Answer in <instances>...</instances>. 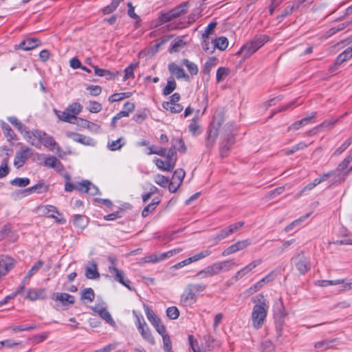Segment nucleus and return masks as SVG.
<instances>
[{
	"instance_id": "f257e3e1",
	"label": "nucleus",
	"mask_w": 352,
	"mask_h": 352,
	"mask_svg": "<svg viewBox=\"0 0 352 352\" xmlns=\"http://www.w3.org/2000/svg\"><path fill=\"white\" fill-rule=\"evenodd\" d=\"M30 135L26 136V140L32 146L40 148L41 144L53 151L55 149L60 150V146L54 140V138L48 135L45 131L41 130H33L31 133H28Z\"/></svg>"
},
{
	"instance_id": "f03ea898",
	"label": "nucleus",
	"mask_w": 352,
	"mask_h": 352,
	"mask_svg": "<svg viewBox=\"0 0 352 352\" xmlns=\"http://www.w3.org/2000/svg\"><path fill=\"white\" fill-rule=\"evenodd\" d=\"M206 285L203 283L188 284L181 296V302L184 306L192 305L199 294L204 292Z\"/></svg>"
},
{
	"instance_id": "7ed1b4c3",
	"label": "nucleus",
	"mask_w": 352,
	"mask_h": 352,
	"mask_svg": "<svg viewBox=\"0 0 352 352\" xmlns=\"http://www.w3.org/2000/svg\"><path fill=\"white\" fill-rule=\"evenodd\" d=\"M268 38L265 34L256 35L241 48L239 54H243L245 58L250 57L268 41Z\"/></svg>"
},
{
	"instance_id": "20e7f679",
	"label": "nucleus",
	"mask_w": 352,
	"mask_h": 352,
	"mask_svg": "<svg viewBox=\"0 0 352 352\" xmlns=\"http://www.w3.org/2000/svg\"><path fill=\"white\" fill-rule=\"evenodd\" d=\"M267 310L268 306L265 300L259 302V303L254 306L251 318L252 325L256 329H260L264 324L267 317Z\"/></svg>"
},
{
	"instance_id": "39448f33",
	"label": "nucleus",
	"mask_w": 352,
	"mask_h": 352,
	"mask_svg": "<svg viewBox=\"0 0 352 352\" xmlns=\"http://www.w3.org/2000/svg\"><path fill=\"white\" fill-rule=\"evenodd\" d=\"M164 157H166V161L155 157L153 159V162L158 169L163 171L170 172L175 168L177 161L175 146H171L168 149L167 156H165Z\"/></svg>"
},
{
	"instance_id": "423d86ee",
	"label": "nucleus",
	"mask_w": 352,
	"mask_h": 352,
	"mask_svg": "<svg viewBox=\"0 0 352 352\" xmlns=\"http://www.w3.org/2000/svg\"><path fill=\"white\" fill-rule=\"evenodd\" d=\"M108 260L111 263V265L109 266V273L114 277L116 280L124 285L129 290H132L129 280L126 282L124 279L123 272L116 267V258L113 256H109Z\"/></svg>"
},
{
	"instance_id": "0eeeda50",
	"label": "nucleus",
	"mask_w": 352,
	"mask_h": 352,
	"mask_svg": "<svg viewBox=\"0 0 352 352\" xmlns=\"http://www.w3.org/2000/svg\"><path fill=\"white\" fill-rule=\"evenodd\" d=\"M144 308L148 320L152 324L158 333H164L166 327L162 323L160 318L155 315L153 309L147 305L144 304Z\"/></svg>"
},
{
	"instance_id": "6e6552de",
	"label": "nucleus",
	"mask_w": 352,
	"mask_h": 352,
	"mask_svg": "<svg viewBox=\"0 0 352 352\" xmlns=\"http://www.w3.org/2000/svg\"><path fill=\"white\" fill-rule=\"evenodd\" d=\"M339 44H344L348 47L336 58L335 65H340L352 58V36L341 41Z\"/></svg>"
},
{
	"instance_id": "1a4fd4ad",
	"label": "nucleus",
	"mask_w": 352,
	"mask_h": 352,
	"mask_svg": "<svg viewBox=\"0 0 352 352\" xmlns=\"http://www.w3.org/2000/svg\"><path fill=\"white\" fill-rule=\"evenodd\" d=\"M296 260L295 266L300 274H305L310 270L311 264L309 260L304 255L303 252L298 253L292 258Z\"/></svg>"
},
{
	"instance_id": "9d476101",
	"label": "nucleus",
	"mask_w": 352,
	"mask_h": 352,
	"mask_svg": "<svg viewBox=\"0 0 352 352\" xmlns=\"http://www.w3.org/2000/svg\"><path fill=\"white\" fill-rule=\"evenodd\" d=\"M137 317V328L138 331H140L142 337L146 340L148 342H149L151 344H155V339L153 337L151 332L150 331V329L148 328V325L146 324L145 320L142 317L140 318L139 316H136Z\"/></svg>"
},
{
	"instance_id": "9b49d317",
	"label": "nucleus",
	"mask_w": 352,
	"mask_h": 352,
	"mask_svg": "<svg viewBox=\"0 0 352 352\" xmlns=\"http://www.w3.org/2000/svg\"><path fill=\"white\" fill-rule=\"evenodd\" d=\"M184 177L185 172L182 168L176 169L169 182L168 190L172 193L175 192L182 184Z\"/></svg>"
},
{
	"instance_id": "f8f14e48",
	"label": "nucleus",
	"mask_w": 352,
	"mask_h": 352,
	"mask_svg": "<svg viewBox=\"0 0 352 352\" xmlns=\"http://www.w3.org/2000/svg\"><path fill=\"white\" fill-rule=\"evenodd\" d=\"M263 263V260L261 258L256 259L252 261L249 264L246 265L245 267L239 270L236 272V274L233 276L232 280L234 282H237L250 272H252L254 268L261 265Z\"/></svg>"
},
{
	"instance_id": "ddd939ff",
	"label": "nucleus",
	"mask_w": 352,
	"mask_h": 352,
	"mask_svg": "<svg viewBox=\"0 0 352 352\" xmlns=\"http://www.w3.org/2000/svg\"><path fill=\"white\" fill-rule=\"evenodd\" d=\"M43 214L47 217L54 219L56 222L60 224H64L66 222L65 219L63 217L57 208L52 205H46L41 208Z\"/></svg>"
},
{
	"instance_id": "4468645a",
	"label": "nucleus",
	"mask_w": 352,
	"mask_h": 352,
	"mask_svg": "<svg viewBox=\"0 0 352 352\" xmlns=\"http://www.w3.org/2000/svg\"><path fill=\"white\" fill-rule=\"evenodd\" d=\"M16 261L10 256L1 255L0 256V276H5L12 270Z\"/></svg>"
},
{
	"instance_id": "2eb2a0df",
	"label": "nucleus",
	"mask_w": 352,
	"mask_h": 352,
	"mask_svg": "<svg viewBox=\"0 0 352 352\" xmlns=\"http://www.w3.org/2000/svg\"><path fill=\"white\" fill-rule=\"evenodd\" d=\"M251 244L250 239L239 241L226 248L221 253L223 256H227L240 250H244Z\"/></svg>"
},
{
	"instance_id": "dca6fc26",
	"label": "nucleus",
	"mask_w": 352,
	"mask_h": 352,
	"mask_svg": "<svg viewBox=\"0 0 352 352\" xmlns=\"http://www.w3.org/2000/svg\"><path fill=\"white\" fill-rule=\"evenodd\" d=\"M171 252L169 250L166 252L162 253L160 254H151L149 256H145L144 258H141L140 259H137V263L140 265L147 263H157L159 261H163L167 258H170L172 256Z\"/></svg>"
},
{
	"instance_id": "f3484780",
	"label": "nucleus",
	"mask_w": 352,
	"mask_h": 352,
	"mask_svg": "<svg viewBox=\"0 0 352 352\" xmlns=\"http://www.w3.org/2000/svg\"><path fill=\"white\" fill-rule=\"evenodd\" d=\"M30 150L31 149L28 147H22L18 152H16L14 160V165L16 168H21L24 165L30 155Z\"/></svg>"
},
{
	"instance_id": "a211bd4d",
	"label": "nucleus",
	"mask_w": 352,
	"mask_h": 352,
	"mask_svg": "<svg viewBox=\"0 0 352 352\" xmlns=\"http://www.w3.org/2000/svg\"><path fill=\"white\" fill-rule=\"evenodd\" d=\"M91 310L98 314L101 318L106 321L107 323L111 326H115V321L113 320L110 313L107 311L106 307L100 305H96L91 307Z\"/></svg>"
},
{
	"instance_id": "6ab92c4d",
	"label": "nucleus",
	"mask_w": 352,
	"mask_h": 352,
	"mask_svg": "<svg viewBox=\"0 0 352 352\" xmlns=\"http://www.w3.org/2000/svg\"><path fill=\"white\" fill-rule=\"evenodd\" d=\"M52 299L56 301H59L63 306L73 305L75 302V297L67 293H54Z\"/></svg>"
},
{
	"instance_id": "aec40b11",
	"label": "nucleus",
	"mask_w": 352,
	"mask_h": 352,
	"mask_svg": "<svg viewBox=\"0 0 352 352\" xmlns=\"http://www.w3.org/2000/svg\"><path fill=\"white\" fill-rule=\"evenodd\" d=\"M50 185L45 180H40L38 182L30 188L25 189V192L28 194L36 192L38 194L45 193L49 191Z\"/></svg>"
},
{
	"instance_id": "412c9836",
	"label": "nucleus",
	"mask_w": 352,
	"mask_h": 352,
	"mask_svg": "<svg viewBox=\"0 0 352 352\" xmlns=\"http://www.w3.org/2000/svg\"><path fill=\"white\" fill-rule=\"evenodd\" d=\"M41 45V41L35 38H28L16 45V49H22L25 51L31 50Z\"/></svg>"
},
{
	"instance_id": "4be33fe9",
	"label": "nucleus",
	"mask_w": 352,
	"mask_h": 352,
	"mask_svg": "<svg viewBox=\"0 0 352 352\" xmlns=\"http://www.w3.org/2000/svg\"><path fill=\"white\" fill-rule=\"evenodd\" d=\"M219 135V129L217 126L210 125L207 131V137L206 139V146L208 148L213 147L217 138Z\"/></svg>"
},
{
	"instance_id": "5701e85b",
	"label": "nucleus",
	"mask_w": 352,
	"mask_h": 352,
	"mask_svg": "<svg viewBox=\"0 0 352 352\" xmlns=\"http://www.w3.org/2000/svg\"><path fill=\"white\" fill-rule=\"evenodd\" d=\"M234 143V135L230 133L226 134L223 138V140L220 144V153L222 157L227 155V152L230 149Z\"/></svg>"
},
{
	"instance_id": "b1692460",
	"label": "nucleus",
	"mask_w": 352,
	"mask_h": 352,
	"mask_svg": "<svg viewBox=\"0 0 352 352\" xmlns=\"http://www.w3.org/2000/svg\"><path fill=\"white\" fill-rule=\"evenodd\" d=\"M67 137L72 139L76 142H79L84 145H92L94 144V140L89 137H87L84 135L79 134L77 133L67 131L66 133Z\"/></svg>"
},
{
	"instance_id": "393cba45",
	"label": "nucleus",
	"mask_w": 352,
	"mask_h": 352,
	"mask_svg": "<svg viewBox=\"0 0 352 352\" xmlns=\"http://www.w3.org/2000/svg\"><path fill=\"white\" fill-rule=\"evenodd\" d=\"M168 68L170 73L175 76L177 79L184 78L186 80H189V76L185 72L184 69L175 63L168 64Z\"/></svg>"
},
{
	"instance_id": "a878e982",
	"label": "nucleus",
	"mask_w": 352,
	"mask_h": 352,
	"mask_svg": "<svg viewBox=\"0 0 352 352\" xmlns=\"http://www.w3.org/2000/svg\"><path fill=\"white\" fill-rule=\"evenodd\" d=\"M26 298L30 300H36L38 299H45L47 298L46 292L45 288H40L38 289H29L28 290Z\"/></svg>"
},
{
	"instance_id": "bb28decb",
	"label": "nucleus",
	"mask_w": 352,
	"mask_h": 352,
	"mask_svg": "<svg viewBox=\"0 0 352 352\" xmlns=\"http://www.w3.org/2000/svg\"><path fill=\"white\" fill-rule=\"evenodd\" d=\"M8 120L15 126V128L23 135L24 138L26 140V136L30 135L28 133H31L32 131L28 130V127L23 124L18 118L15 116H10L8 118Z\"/></svg>"
},
{
	"instance_id": "cd10ccee",
	"label": "nucleus",
	"mask_w": 352,
	"mask_h": 352,
	"mask_svg": "<svg viewBox=\"0 0 352 352\" xmlns=\"http://www.w3.org/2000/svg\"><path fill=\"white\" fill-rule=\"evenodd\" d=\"M75 124L81 127L87 128L93 132H98L100 129V126L98 124L80 118H76Z\"/></svg>"
},
{
	"instance_id": "c85d7f7f",
	"label": "nucleus",
	"mask_w": 352,
	"mask_h": 352,
	"mask_svg": "<svg viewBox=\"0 0 352 352\" xmlns=\"http://www.w3.org/2000/svg\"><path fill=\"white\" fill-rule=\"evenodd\" d=\"M349 164V161L344 159L339 164L337 169L334 170L337 171L338 182L341 183L344 181L346 177L349 175L348 171L344 172V170L347 168Z\"/></svg>"
},
{
	"instance_id": "c756f323",
	"label": "nucleus",
	"mask_w": 352,
	"mask_h": 352,
	"mask_svg": "<svg viewBox=\"0 0 352 352\" xmlns=\"http://www.w3.org/2000/svg\"><path fill=\"white\" fill-rule=\"evenodd\" d=\"M45 166L54 168L57 171H60L63 168V165L56 157L48 156L43 162Z\"/></svg>"
},
{
	"instance_id": "7c9ffc66",
	"label": "nucleus",
	"mask_w": 352,
	"mask_h": 352,
	"mask_svg": "<svg viewBox=\"0 0 352 352\" xmlns=\"http://www.w3.org/2000/svg\"><path fill=\"white\" fill-rule=\"evenodd\" d=\"M219 274L223 272H228L236 266L237 264L234 259L225 260L216 262Z\"/></svg>"
},
{
	"instance_id": "2f4dec72",
	"label": "nucleus",
	"mask_w": 352,
	"mask_h": 352,
	"mask_svg": "<svg viewBox=\"0 0 352 352\" xmlns=\"http://www.w3.org/2000/svg\"><path fill=\"white\" fill-rule=\"evenodd\" d=\"M89 223V218L82 214H74L73 217V225L80 230L85 228Z\"/></svg>"
},
{
	"instance_id": "473e14b6",
	"label": "nucleus",
	"mask_w": 352,
	"mask_h": 352,
	"mask_svg": "<svg viewBox=\"0 0 352 352\" xmlns=\"http://www.w3.org/2000/svg\"><path fill=\"white\" fill-rule=\"evenodd\" d=\"M1 127L5 137L7 138L8 142H11L12 140H16L18 139L17 135L15 134L14 131L8 123L2 122L1 124Z\"/></svg>"
},
{
	"instance_id": "72a5a7b5",
	"label": "nucleus",
	"mask_w": 352,
	"mask_h": 352,
	"mask_svg": "<svg viewBox=\"0 0 352 352\" xmlns=\"http://www.w3.org/2000/svg\"><path fill=\"white\" fill-rule=\"evenodd\" d=\"M94 69L96 76L105 77L107 80L113 79L120 74L118 72L113 73L105 69H100L98 66H94Z\"/></svg>"
},
{
	"instance_id": "f704fd0d",
	"label": "nucleus",
	"mask_w": 352,
	"mask_h": 352,
	"mask_svg": "<svg viewBox=\"0 0 352 352\" xmlns=\"http://www.w3.org/2000/svg\"><path fill=\"white\" fill-rule=\"evenodd\" d=\"M95 292L91 287L83 289L80 292V300L83 302H91L94 300Z\"/></svg>"
},
{
	"instance_id": "c9c22d12",
	"label": "nucleus",
	"mask_w": 352,
	"mask_h": 352,
	"mask_svg": "<svg viewBox=\"0 0 352 352\" xmlns=\"http://www.w3.org/2000/svg\"><path fill=\"white\" fill-rule=\"evenodd\" d=\"M300 6L298 4V2L296 0L293 2L288 3L281 14L279 15L278 18L283 19L290 15L293 12L298 10Z\"/></svg>"
},
{
	"instance_id": "e433bc0d",
	"label": "nucleus",
	"mask_w": 352,
	"mask_h": 352,
	"mask_svg": "<svg viewBox=\"0 0 352 352\" xmlns=\"http://www.w3.org/2000/svg\"><path fill=\"white\" fill-rule=\"evenodd\" d=\"M316 115V113H313L311 116L305 118L295 122L290 126H289L288 130L289 131L292 130V129L298 130L300 127L308 124L309 123L311 122V119L315 118Z\"/></svg>"
},
{
	"instance_id": "4c0bfd02",
	"label": "nucleus",
	"mask_w": 352,
	"mask_h": 352,
	"mask_svg": "<svg viewBox=\"0 0 352 352\" xmlns=\"http://www.w3.org/2000/svg\"><path fill=\"white\" fill-rule=\"evenodd\" d=\"M186 45V42L182 38H176L174 39L169 49L170 53H175L180 51Z\"/></svg>"
},
{
	"instance_id": "58836bf2",
	"label": "nucleus",
	"mask_w": 352,
	"mask_h": 352,
	"mask_svg": "<svg viewBox=\"0 0 352 352\" xmlns=\"http://www.w3.org/2000/svg\"><path fill=\"white\" fill-rule=\"evenodd\" d=\"M162 107L172 113H179L182 111L184 107L179 103L172 104L171 102H163Z\"/></svg>"
},
{
	"instance_id": "ea45409f",
	"label": "nucleus",
	"mask_w": 352,
	"mask_h": 352,
	"mask_svg": "<svg viewBox=\"0 0 352 352\" xmlns=\"http://www.w3.org/2000/svg\"><path fill=\"white\" fill-rule=\"evenodd\" d=\"M160 200L159 198L156 197L153 199L152 202L148 204L142 210V216L143 217H146L151 212H152L157 206L160 204Z\"/></svg>"
},
{
	"instance_id": "a19ab883",
	"label": "nucleus",
	"mask_w": 352,
	"mask_h": 352,
	"mask_svg": "<svg viewBox=\"0 0 352 352\" xmlns=\"http://www.w3.org/2000/svg\"><path fill=\"white\" fill-rule=\"evenodd\" d=\"M85 276L88 279H96L99 278L100 274L98 272L97 265L96 263H92V267H87L85 269Z\"/></svg>"
},
{
	"instance_id": "79ce46f5",
	"label": "nucleus",
	"mask_w": 352,
	"mask_h": 352,
	"mask_svg": "<svg viewBox=\"0 0 352 352\" xmlns=\"http://www.w3.org/2000/svg\"><path fill=\"white\" fill-rule=\"evenodd\" d=\"M148 155L155 154L161 157H165L167 156L168 153V151L166 148L155 145H151L148 146Z\"/></svg>"
},
{
	"instance_id": "37998d69",
	"label": "nucleus",
	"mask_w": 352,
	"mask_h": 352,
	"mask_svg": "<svg viewBox=\"0 0 352 352\" xmlns=\"http://www.w3.org/2000/svg\"><path fill=\"white\" fill-rule=\"evenodd\" d=\"M177 87L176 82L173 77L170 76L167 80V84L162 91L164 96H168L171 94Z\"/></svg>"
},
{
	"instance_id": "c03bdc74",
	"label": "nucleus",
	"mask_w": 352,
	"mask_h": 352,
	"mask_svg": "<svg viewBox=\"0 0 352 352\" xmlns=\"http://www.w3.org/2000/svg\"><path fill=\"white\" fill-rule=\"evenodd\" d=\"M173 146H175V151H178L180 153H184L186 151V146L182 138H173L171 140Z\"/></svg>"
},
{
	"instance_id": "a18cd8bd",
	"label": "nucleus",
	"mask_w": 352,
	"mask_h": 352,
	"mask_svg": "<svg viewBox=\"0 0 352 352\" xmlns=\"http://www.w3.org/2000/svg\"><path fill=\"white\" fill-rule=\"evenodd\" d=\"M213 42L214 43V47L221 51L225 50L228 46V40L225 36L218 37L213 40Z\"/></svg>"
},
{
	"instance_id": "49530a36",
	"label": "nucleus",
	"mask_w": 352,
	"mask_h": 352,
	"mask_svg": "<svg viewBox=\"0 0 352 352\" xmlns=\"http://www.w3.org/2000/svg\"><path fill=\"white\" fill-rule=\"evenodd\" d=\"M201 46L203 50L208 54H212L215 50L214 43L209 41L208 38H202Z\"/></svg>"
},
{
	"instance_id": "de8ad7c7",
	"label": "nucleus",
	"mask_w": 352,
	"mask_h": 352,
	"mask_svg": "<svg viewBox=\"0 0 352 352\" xmlns=\"http://www.w3.org/2000/svg\"><path fill=\"white\" fill-rule=\"evenodd\" d=\"M217 58L214 56L210 57L208 60L205 63L203 69V72L205 74H209L212 68L217 65Z\"/></svg>"
},
{
	"instance_id": "09e8293b",
	"label": "nucleus",
	"mask_w": 352,
	"mask_h": 352,
	"mask_svg": "<svg viewBox=\"0 0 352 352\" xmlns=\"http://www.w3.org/2000/svg\"><path fill=\"white\" fill-rule=\"evenodd\" d=\"M39 326L36 324H21L12 326L10 328L14 332L18 333L23 331H32L34 329H36Z\"/></svg>"
},
{
	"instance_id": "8fccbe9b",
	"label": "nucleus",
	"mask_w": 352,
	"mask_h": 352,
	"mask_svg": "<svg viewBox=\"0 0 352 352\" xmlns=\"http://www.w3.org/2000/svg\"><path fill=\"white\" fill-rule=\"evenodd\" d=\"M182 65H185L187 67L189 73L192 76L197 75L198 74V72H199L198 67H197V65L195 64L194 63L190 61L188 59H183L182 60Z\"/></svg>"
},
{
	"instance_id": "3c124183",
	"label": "nucleus",
	"mask_w": 352,
	"mask_h": 352,
	"mask_svg": "<svg viewBox=\"0 0 352 352\" xmlns=\"http://www.w3.org/2000/svg\"><path fill=\"white\" fill-rule=\"evenodd\" d=\"M187 9V3H184L183 4L177 6L172 10H170V14L174 16V19L181 16L182 14L186 12Z\"/></svg>"
},
{
	"instance_id": "603ef678",
	"label": "nucleus",
	"mask_w": 352,
	"mask_h": 352,
	"mask_svg": "<svg viewBox=\"0 0 352 352\" xmlns=\"http://www.w3.org/2000/svg\"><path fill=\"white\" fill-rule=\"evenodd\" d=\"M275 277V274L273 272H272L269 273L267 276L261 278L260 280L256 282L255 285L257 286V287H258V289H261L265 284L274 280Z\"/></svg>"
},
{
	"instance_id": "864d4df0",
	"label": "nucleus",
	"mask_w": 352,
	"mask_h": 352,
	"mask_svg": "<svg viewBox=\"0 0 352 352\" xmlns=\"http://www.w3.org/2000/svg\"><path fill=\"white\" fill-rule=\"evenodd\" d=\"M30 180L27 177H16L10 181V184L14 186L25 187L29 185Z\"/></svg>"
},
{
	"instance_id": "5fc2aeb1",
	"label": "nucleus",
	"mask_w": 352,
	"mask_h": 352,
	"mask_svg": "<svg viewBox=\"0 0 352 352\" xmlns=\"http://www.w3.org/2000/svg\"><path fill=\"white\" fill-rule=\"evenodd\" d=\"M230 74V69L228 67H221L218 68L216 72V80L217 82H221Z\"/></svg>"
},
{
	"instance_id": "6e6d98bb",
	"label": "nucleus",
	"mask_w": 352,
	"mask_h": 352,
	"mask_svg": "<svg viewBox=\"0 0 352 352\" xmlns=\"http://www.w3.org/2000/svg\"><path fill=\"white\" fill-rule=\"evenodd\" d=\"M6 155H8V153ZM10 168L8 167V156L3 159L0 165V179L8 175Z\"/></svg>"
},
{
	"instance_id": "4d7b16f0",
	"label": "nucleus",
	"mask_w": 352,
	"mask_h": 352,
	"mask_svg": "<svg viewBox=\"0 0 352 352\" xmlns=\"http://www.w3.org/2000/svg\"><path fill=\"white\" fill-rule=\"evenodd\" d=\"M153 180L157 184L163 188L166 187L169 184L168 177L160 174L155 175L153 177Z\"/></svg>"
},
{
	"instance_id": "13d9d810",
	"label": "nucleus",
	"mask_w": 352,
	"mask_h": 352,
	"mask_svg": "<svg viewBox=\"0 0 352 352\" xmlns=\"http://www.w3.org/2000/svg\"><path fill=\"white\" fill-rule=\"evenodd\" d=\"M199 116H195L191 120V122L188 125V130L192 135H195L197 131L199 129Z\"/></svg>"
},
{
	"instance_id": "bf43d9fd",
	"label": "nucleus",
	"mask_w": 352,
	"mask_h": 352,
	"mask_svg": "<svg viewBox=\"0 0 352 352\" xmlns=\"http://www.w3.org/2000/svg\"><path fill=\"white\" fill-rule=\"evenodd\" d=\"M89 185H91V182L88 180H82V182L76 184V190L80 192L86 193L89 189Z\"/></svg>"
},
{
	"instance_id": "052dcab7",
	"label": "nucleus",
	"mask_w": 352,
	"mask_h": 352,
	"mask_svg": "<svg viewBox=\"0 0 352 352\" xmlns=\"http://www.w3.org/2000/svg\"><path fill=\"white\" fill-rule=\"evenodd\" d=\"M43 265V262L41 260L38 261L28 272L25 279L28 280Z\"/></svg>"
},
{
	"instance_id": "680f3d73",
	"label": "nucleus",
	"mask_w": 352,
	"mask_h": 352,
	"mask_svg": "<svg viewBox=\"0 0 352 352\" xmlns=\"http://www.w3.org/2000/svg\"><path fill=\"white\" fill-rule=\"evenodd\" d=\"M129 96H130L129 92L116 93V94H112L111 96H110L109 97V101L110 102L113 103L114 102H118V101L122 100V99L128 98V97H129Z\"/></svg>"
},
{
	"instance_id": "e2e57ef3",
	"label": "nucleus",
	"mask_w": 352,
	"mask_h": 352,
	"mask_svg": "<svg viewBox=\"0 0 352 352\" xmlns=\"http://www.w3.org/2000/svg\"><path fill=\"white\" fill-rule=\"evenodd\" d=\"M231 234V230H229L228 228H226L223 230H221L219 232H218L217 234H216L214 236H213V239L214 240H217L218 241H221L226 238H227L228 236H229Z\"/></svg>"
},
{
	"instance_id": "0e129e2a",
	"label": "nucleus",
	"mask_w": 352,
	"mask_h": 352,
	"mask_svg": "<svg viewBox=\"0 0 352 352\" xmlns=\"http://www.w3.org/2000/svg\"><path fill=\"white\" fill-rule=\"evenodd\" d=\"M212 254V251L210 250H205L204 251L200 252L199 253L194 255L193 256L190 257L191 259L192 263L196 262L199 260H201L202 258H204L208 256H210Z\"/></svg>"
},
{
	"instance_id": "69168bd1",
	"label": "nucleus",
	"mask_w": 352,
	"mask_h": 352,
	"mask_svg": "<svg viewBox=\"0 0 352 352\" xmlns=\"http://www.w3.org/2000/svg\"><path fill=\"white\" fill-rule=\"evenodd\" d=\"M166 316L170 320H175L179 316V309L176 307H170L166 309Z\"/></svg>"
},
{
	"instance_id": "338daca9",
	"label": "nucleus",
	"mask_w": 352,
	"mask_h": 352,
	"mask_svg": "<svg viewBox=\"0 0 352 352\" xmlns=\"http://www.w3.org/2000/svg\"><path fill=\"white\" fill-rule=\"evenodd\" d=\"M223 122L224 119L223 118L221 113H216L213 116V119L210 125L217 126L218 129H219V127L221 126Z\"/></svg>"
},
{
	"instance_id": "774afa93",
	"label": "nucleus",
	"mask_w": 352,
	"mask_h": 352,
	"mask_svg": "<svg viewBox=\"0 0 352 352\" xmlns=\"http://www.w3.org/2000/svg\"><path fill=\"white\" fill-rule=\"evenodd\" d=\"M340 118H331L330 120H326L322 123L319 124L321 129L323 128H327L329 129H331L334 127L336 124L339 121Z\"/></svg>"
}]
</instances>
